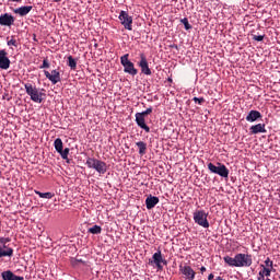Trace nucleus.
Returning <instances> with one entry per match:
<instances>
[{
	"label": "nucleus",
	"mask_w": 280,
	"mask_h": 280,
	"mask_svg": "<svg viewBox=\"0 0 280 280\" xmlns=\"http://www.w3.org/2000/svg\"><path fill=\"white\" fill-rule=\"evenodd\" d=\"M224 262L231 268H250L253 266V255L236 254L234 257L224 256Z\"/></svg>",
	"instance_id": "1"
},
{
	"label": "nucleus",
	"mask_w": 280,
	"mask_h": 280,
	"mask_svg": "<svg viewBox=\"0 0 280 280\" xmlns=\"http://www.w3.org/2000/svg\"><path fill=\"white\" fill-rule=\"evenodd\" d=\"M24 89L26 95L31 97L32 102L43 104V93L38 92V88H36V85H33L32 83H24Z\"/></svg>",
	"instance_id": "2"
},
{
	"label": "nucleus",
	"mask_w": 280,
	"mask_h": 280,
	"mask_svg": "<svg viewBox=\"0 0 280 280\" xmlns=\"http://www.w3.org/2000/svg\"><path fill=\"white\" fill-rule=\"evenodd\" d=\"M85 164L90 170H95L98 174H106L108 170L106 162L95 158H88Z\"/></svg>",
	"instance_id": "3"
},
{
	"label": "nucleus",
	"mask_w": 280,
	"mask_h": 280,
	"mask_svg": "<svg viewBox=\"0 0 280 280\" xmlns=\"http://www.w3.org/2000/svg\"><path fill=\"white\" fill-rule=\"evenodd\" d=\"M130 55L126 54L120 57V65L124 67V72L128 73L129 75H137L139 73V70L135 68V63L130 61Z\"/></svg>",
	"instance_id": "4"
},
{
	"label": "nucleus",
	"mask_w": 280,
	"mask_h": 280,
	"mask_svg": "<svg viewBox=\"0 0 280 280\" xmlns=\"http://www.w3.org/2000/svg\"><path fill=\"white\" fill-rule=\"evenodd\" d=\"M195 224L202 226V229H209V213L205 212V210H197L192 214Z\"/></svg>",
	"instance_id": "5"
},
{
	"label": "nucleus",
	"mask_w": 280,
	"mask_h": 280,
	"mask_svg": "<svg viewBox=\"0 0 280 280\" xmlns=\"http://www.w3.org/2000/svg\"><path fill=\"white\" fill-rule=\"evenodd\" d=\"M219 166H215L213 163H208V170L212 174H218V176H221V178H229V168L226 165L222 163H218Z\"/></svg>",
	"instance_id": "6"
},
{
	"label": "nucleus",
	"mask_w": 280,
	"mask_h": 280,
	"mask_svg": "<svg viewBox=\"0 0 280 280\" xmlns=\"http://www.w3.org/2000/svg\"><path fill=\"white\" fill-rule=\"evenodd\" d=\"M10 242V237H0V259L2 257H13L14 249L12 247L5 246Z\"/></svg>",
	"instance_id": "7"
},
{
	"label": "nucleus",
	"mask_w": 280,
	"mask_h": 280,
	"mask_svg": "<svg viewBox=\"0 0 280 280\" xmlns=\"http://www.w3.org/2000/svg\"><path fill=\"white\" fill-rule=\"evenodd\" d=\"M118 19L121 25H124L125 30L132 32V16H130L128 12L120 11Z\"/></svg>",
	"instance_id": "8"
},
{
	"label": "nucleus",
	"mask_w": 280,
	"mask_h": 280,
	"mask_svg": "<svg viewBox=\"0 0 280 280\" xmlns=\"http://www.w3.org/2000/svg\"><path fill=\"white\" fill-rule=\"evenodd\" d=\"M153 260H149V264H155L158 270H163V265L167 264V260L163 259V255L161 254V250H158L152 256Z\"/></svg>",
	"instance_id": "9"
},
{
	"label": "nucleus",
	"mask_w": 280,
	"mask_h": 280,
	"mask_svg": "<svg viewBox=\"0 0 280 280\" xmlns=\"http://www.w3.org/2000/svg\"><path fill=\"white\" fill-rule=\"evenodd\" d=\"M138 65L141 69V72L144 75H152V70H150V66L148 65V58H145V55L143 54L140 55V61Z\"/></svg>",
	"instance_id": "10"
},
{
	"label": "nucleus",
	"mask_w": 280,
	"mask_h": 280,
	"mask_svg": "<svg viewBox=\"0 0 280 280\" xmlns=\"http://www.w3.org/2000/svg\"><path fill=\"white\" fill-rule=\"evenodd\" d=\"M10 58H8V51L5 49L0 50V69L8 70L10 69Z\"/></svg>",
	"instance_id": "11"
},
{
	"label": "nucleus",
	"mask_w": 280,
	"mask_h": 280,
	"mask_svg": "<svg viewBox=\"0 0 280 280\" xmlns=\"http://www.w3.org/2000/svg\"><path fill=\"white\" fill-rule=\"evenodd\" d=\"M44 75H46L47 80L51 82V84H58L61 81L60 79V71L52 70L50 73L49 71L45 70Z\"/></svg>",
	"instance_id": "12"
},
{
	"label": "nucleus",
	"mask_w": 280,
	"mask_h": 280,
	"mask_svg": "<svg viewBox=\"0 0 280 280\" xmlns=\"http://www.w3.org/2000/svg\"><path fill=\"white\" fill-rule=\"evenodd\" d=\"M0 25L4 27H11L14 25V16L10 13H4L0 15Z\"/></svg>",
	"instance_id": "13"
},
{
	"label": "nucleus",
	"mask_w": 280,
	"mask_h": 280,
	"mask_svg": "<svg viewBox=\"0 0 280 280\" xmlns=\"http://www.w3.org/2000/svg\"><path fill=\"white\" fill-rule=\"evenodd\" d=\"M136 124L139 128H142V130L150 132V127L145 124V116H143V114L136 113Z\"/></svg>",
	"instance_id": "14"
},
{
	"label": "nucleus",
	"mask_w": 280,
	"mask_h": 280,
	"mask_svg": "<svg viewBox=\"0 0 280 280\" xmlns=\"http://www.w3.org/2000/svg\"><path fill=\"white\" fill-rule=\"evenodd\" d=\"M182 275H184L185 279L194 280L196 279V271L191 269L190 266L180 267Z\"/></svg>",
	"instance_id": "15"
},
{
	"label": "nucleus",
	"mask_w": 280,
	"mask_h": 280,
	"mask_svg": "<svg viewBox=\"0 0 280 280\" xmlns=\"http://www.w3.org/2000/svg\"><path fill=\"white\" fill-rule=\"evenodd\" d=\"M32 10H33L32 5H24V7L14 9L13 12L14 14H19L20 16H27V14L32 12Z\"/></svg>",
	"instance_id": "16"
},
{
	"label": "nucleus",
	"mask_w": 280,
	"mask_h": 280,
	"mask_svg": "<svg viewBox=\"0 0 280 280\" xmlns=\"http://www.w3.org/2000/svg\"><path fill=\"white\" fill-rule=\"evenodd\" d=\"M159 202H160L159 197L150 195L145 199L147 209H149V210L154 209V207L158 206Z\"/></svg>",
	"instance_id": "17"
},
{
	"label": "nucleus",
	"mask_w": 280,
	"mask_h": 280,
	"mask_svg": "<svg viewBox=\"0 0 280 280\" xmlns=\"http://www.w3.org/2000/svg\"><path fill=\"white\" fill-rule=\"evenodd\" d=\"M261 119V113L259 110L252 109L246 116V121L253 122Z\"/></svg>",
	"instance_id": "18"
},
{
	"label": "nucleus",
	"mask_w": 280,
	"mask_h": 280,
	"mask_svg": "<svg viewBox=\"0 0 280 280\" xmlns=\"http://www.w3.org/2000/svg\"><path fill=\"white\" fill-rule=\"evenodd\" d=\"M250 135H259V132H266V124H257L249 128Z\"/></svg>",
	"instance_id": "19"
},
{
	"label": "nucleus",
	"mask_w": 280,
	"mask_h": 280,
	"mask_svg": "<svg viewBox=\"0 0 280 280\" xmlns=\"http://www.w3.org/2000/svg\"><path fill=\"white\" fill-rule=\"evenodd\" d=\"M137 148L139 149L140 156H143L148 152V143L143 141L136 142Z\"/></svg>",
	"instance_id": "20"
},
{
	"label": "nucleus",
	"mask_w": 280,
	"mask_h": 280,
	"mask_svg": "<svg viewBox=\"0 0 280 280\" xmlns=\"http://www.w3.org/2000/svg\"><path fill=\"white\" fill-rule=\"evenodd\" d=\"M1 277L2 280H14L16 275H14V272H12L11 270H7L1 273Z\"/></svg>",
	"instance_id": "21"
},
{
	"label": "nucleus",
	"mask_w": 280,
	"mask_h": 280,
	"mask_svg": "<svg viewBox=\"0 0 280 280\" xmlns=\"http://www.w3.org/2000/svg\"><path fill=\"white\" fill-rule=\"evenodd\" d=\"M54 145H55V150H56V152H58V154H59V152H62V149H63L62 139L57 138L54 142Z\"/></svg>",
	"instance_id": "22"
},
{
	"label": "nucleus",
	"mask_w": 280,
	"mask_h": 280,
	"mask_svg": "<svg viewBox=\"0 0 280 280\" xmlns=\"http://www.w3.org/2000/svg\"><path fill=\"white\" fill-rule=\"evenodd\" d=\"M68 67H70L72 71H75L78 68V61L74 60L73 56L68 57Z\"/></svg>",
	"instance_id": "23"
},
{
	"label": "nucleus",
	"mask_w": 280,
	"mask_h": 280,
	"mask_svg": "<svg viewBox=\"0 0 280 280\" xmlns=\"http://www.w3.org/2000/svg\"><path fill=\"white\" fill-rule=\"evenodd\" d=\"M35 194L39 196V198H46V200H51L54 198V192H40L38 190H35Z\"/></svg>",
	"instance_id": "24"
},
{
	"label": "nucleus",
	"mask_w": 280,
	"mask_h": 280,
	"mask_svg": "<svg viewBox=\"0 0 280 280\" xmlns=\"http://www.w3.org/2000/svg\"><path fill=\"white\" fill-rule=\"evenodd\" d=\"M88 233H91L92 235H100V233H102V226L93 225L88 230Z\"/></svg>",
	"instance_id": "25"
},
{
	"label": "nucleus",
	"mask_w": 280,
	"mask_h": 280,
	"mask_svg": "<svg viewBox=\"0 0 280 280\" xmlns=\"http://www.w3.org/2000/svg\"><path fill=\"white\" fill-rule=\"evenodd\" d=\"M7 45L8 47H10V49H14L12 47H15V49L19 48V42L16 40V38H14V36H11V39L7 42Z\"/></svg>",
	"instance_id": "26"
},
{
	"label": "nucleus",
	"mask_w": 280,
	"mask_h": 280,
	"mask_svg": "<svg viewBox=\"0 0 280 280\" xmlns=\"http://www.w3.org/2000/svg\"><path fill=\"white\" fill-rule=\"evenodd\" d=\"M69 148H66L65 150L62 149L59 154L61 156V159H63V161H67V159H69Z\"/></svg>",
	"instance_id": "27"
},
{
	"label": "nucleus",
	"mask_w": 280,
	"mask_h": 280,
	"mask_svg": "<svg viewBox=\"0 0 280 280\" xmlns=\"http://www.w3.org/2000/svg\"><path fill=\"white\" fill-rule=\"evenodd\" d=\"M180 23H183L186 31H189L192 27L191 24H189V20L187 18L182 19Z\"/></svg>",
	"instance_id": "28"
},
{
	"label": "nucleus",
	"mask_w": 280,
	"mask_h": 280,
	"mask_svg": "<svg viewBox=\"0 0 280 280\" xmlns=\"http://www.w3.org/2000/svg\"><path fill=\"white\" fill-rule=\"evenodd\" d=\"M262 272L265 277H270V272H272V268L264 267Z\"/></svg>",
	"instance_id": "29"
},
{
	"label": "nucleus",
	"mask_w": 280,
	"mask_h": 280,
	"mask_svg": "<svg viewBox=\"0 0 280 280\" xmlns=\"http://www.w3.org/2000/svg\"><path fill=\"white\" fill-rule=\"evenodd\" d=\"M39 69H49V61L47 59H44L43 65L39 67Z\"/></svg>",
	"instance_id": "30"
},
{
	"label": "nucleus",
	"mask_w": 280,
	"mask_h": 280,
	"mask_svg": "<svg viewBox=\"0 0 280 280\" xmlns=\"http://www.w3.org/2000/svg\"><path fill=\"white\" fill-rule=\"evenodd\" d=\"M152 107L147 108L144 112L140 113L143 117H147V115H151Z\"/></svg>",
	"instance_id": "31"
},
{
	"label": "nucleus",
	"mask_w": 280,
	"mask_h": 280,
	"mask_svg": "<svg viewBox=\"0 0 280 280\" xmlns=\"http://www.w3.org/2000/svg\"><path fill=\"white\" fill-rule=\"evenodd\" d=\"M253 39L257 40L258 43H261V40H264V35H254Z\"/></svg>",
	"instance_id": "32"
},
{
	"label": "nucleus",
	"mask_w": 280,
	"mask_h": 280,
	"mask_svg": "<svg viewBox=\"0 0 280 280\" xmlns=\"http://www.w3.org/2000/svg\"><path fill=\"white\" fill-rule=\"evenodd\" d=\"M192 101L198 104H202L205 102V97H194Z\"/></svg>",
	"instance_id": "33"
},
{
	"label": "nucleus",
	"mask_w": 280,
	"mask_h": 280,
	"mask_svg": "<svg viewBox=\"0 0 280 280\" xmlns=\"http://www.w3.org/2000/svg\"><path fill=\"white\" fill-rule=\"evenodd\" d=\"M265 265H266L265 268H272V260H270V258H267V259L265 260Z\"/></svg>",
	"instance_id": "34"
},
{
	"label": "nucleus",
	"mask_w": 280,
	"mask_h": 280,
	"mask_svg": "<svg viewBox=\"0 0 280 280\" xmlns=\"http://www.w3.org/2000/svg\"><path fill=\"white\" fill-rule=\"evenodd\" d=\"M13 280H25V278H23L21 276H15V278H13Z\"/></svg>",
	"instance_id": "35"
},
{
	"label": "nucleus",
	"mask_w": 280,
	"mask_h": 280,
	"mask_svg": "<svg viewBox=\"0 0 280 280\" xmlns=\"http://www.w3.org/2000/svg\"><path fill=\"white\" fill-rule=\"evenodd\" d=\"M8 1H12L13 3H21L23 0H8Z\"/></svg>",
	"instance_id": "36"
},
{
	"label": "nucleus",
	"mask_w": 280,
	"mask_h": 280,
	"mask_svg": "<svg viewBox=\"0 0 280 280\" xmlns=\"http://www.w3.org/2000/svg\"><path fill=\"white\" fill-rule=\"evenodd\" d=\"M200 272H207V267H201Z\"/></svg>",
	"instance_id": "37"
},
{
	"label": "nucleus",
	"mask_w": 280,
	"mask_h": 280,
	"mask_svg": "<svg viewBox=\"0 0 280 280\" xmlns=\"http://www.w3.org/2000/svg\"><path fill=\"white\" fill-rule=\"evenodd\" d=\"M213 273H210L209 276H208V280H212L213 279Z\"/></svg>",
	"instance_id": "38"
},
{
	"label": "nucleus",
	"mask_w": 280,
	"mask_h": 280,
	"mask_svg": "<svg viewBox=\"0 0 280 280\" xmlns=\"http://www.w3.org/2000/svg\"><path fill=\"white\" fill-rule=\"evenodd\" d=\"M259 276L264 279L265 277L264 271H259Z\"/></svg>",
	"instance_id": "39"
},
{
	"label": "nucleus",
	"mask_w": 280,
	"mask_h": 280,
	"mask_svg": "<svg viewBox=\"0 0 280 280\" xmlns=\"http://www.w3.org/2000/svg\"><path fill=\"white\" fill-rule=\"evenodd\" d=\"M215 280H224L222 277H217Z\"/></svg>",
	"instance_id": "40"
},
{
	"label": "nucleus",
	"mask_w": 280,
	"mask_h": 280,
	"mask_svg": "<svg viewBox=\"0 0 280 280\" xmlns=\"http://www.w3.org/2000/svg\"><path fill=\"white\" fill-rule=\"evenodd\" d=\"M173 47H175V49H178V46H177V45H174Z\"/></svg>",
	"instance_id": "41"
},
{
	"label": "nucleus",
	"mask_w": 280,
	"mask_h": 280,
	"mask_svg": "<svg viewBox=\"0 0 280 280\" xmlns=\"http://www.w3.org/2000/svg\"><path fill=\"white\" fill-rule=\"evenodd\" d=\"M55 1H56V3L60 2V0H55Z\"/></svg>",
	"instance_id": "42"
}]
</instances>
